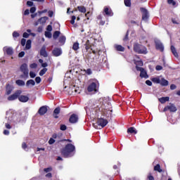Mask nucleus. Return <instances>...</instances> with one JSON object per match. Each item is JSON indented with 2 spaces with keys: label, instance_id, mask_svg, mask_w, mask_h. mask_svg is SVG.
<instances>
[{
  "label": "nucleus",
  "instance_id": "f257e3e1",
  "mask_svg": "<svg viewBox=\"0 0 180 180\" xmlns=\"http://www.w3.org/2000/svg\"><path fill=\"white\" fill-rule=\"evenodd\" d=\"M22 90H16L13 94L10 95L7 98V100L9 101H12L18 99L20 102H22V103H26V102L29 101V96L22 95Z\"/></svg>",
  "mask_w": 180,
  "mask_h": 180
},
{
  "label": "nucleus",
  "instance_id": "f03ea898",
  "mask_svg": "<svg viewBox=\"0 0 180 180\" xmlns=\"http://www.w3.org/2000/svg\"><path fill=\"white\" fill-rule=\"evenodd\" d=\"M74 151H75V146L72 143H68L65 148L61 149L60 153L63 157L68 158V157H71V153H74Z\"/></svg>",
  "mask_w": 180,
  "mask_h": 180
},
{
  "label": "nucleus",
  "instance_id": "7ed1b4c3",
  "mask_svg": "<svg viewBox=\"0 0 180 180\" xmlns=\"http://www.w3.org/2000/svg\"><path fill=\"white\" fill-rule=\"evenodd\" d=\"M133 49L134 51L137 53V54H147V53H148L147 51V47L139 43H135Z\"/></svg>",
  "mask_w": 180,
  "mask_h": 180
},
{
  "label": "nucleus",
  "instance_id": "20e7f679",
  "mask_svg": "<svg viewBox=\"0 0 180 180\" xmlns=\"http://www.w3.org/2000/svg\"><path fill=\"white\" fill-rule=\"evenodd\" d=\"M112 109L107 108L105 105H101V115L105 117V119H109V117H112Z\"/></svg>",
  "mask_w": 180,
  "mask_h": 180
},
{
  "label": "nucleus",
  "instance_id": "39448f33",
  "mask_svg": "<svg viewBox=\"0 0 180 180\" xmlns=\"http://www.w3.org/2000/svg\"><path fill=\"white\" fill-rule=\"evenodd\" d=\"M108 123H109V122L108 121V120L103 118V117H100V118H97V121L96 124H93L94 127H95V129H98V126H100L101 127H102V129H103V127H105L108 125Z\"/></svg>",
  "mask_w": 180,
  "mask_h": 180
},
{
  "label": "nucleus",
  "instance_id": "423d86ee",
  "mask_svg": "<svg viewBox=\"0 0 180 180\" xmlns=\"http://www.w3.org/2000/svg\"><path fill=\"white\" fill-rule=\"evenodd\" d=\"M20 70L24 75V76L21 75L22 78H29V69H27V64L23 63L21 65Z\"/></svg>",
  "mask_w": 180,
  "mask_h": 180
},
{
  "label": "nucleus",
  "instance_id": "0eeeda50",
  "mask_svg": "<svg viewBox=\"0 0 180 180\" xmlns=\"http://www.w3.org/2000/svg\"><path fill=\"white\" fill-rule=\"evenodd\" d=\"M99 83L98 82H91L87 87L88 92H97L98 91V84Z\"/></svg>",
  "mask_w": 180,
  "mask_h": 180
},
{
  "label": "nucleus",
  "instance_id": "6e6552de",
  "mask_svg": "<svg viewBox=\"0 0 180 180\" xmlns=\"http://www.w3.org/2000/svg\"><path fill=\"white\" fill-rule=\"evenodd\" d=\"M168 110H169V112H176L178 109L176 108V106H175L174 104L170 103L169 105L164 108L163 112H167Z\"/></svg>",
  "mask_w": 180,
  "mask_h": 180
},
{
  "label": "nucleus",
  "instance_id": "1a4fd4ad",
  "mask_svg": "<svg viewBox=\"0 0 180 180\" xmlns=\"http://www.w3.org/2000/svg\"><path fill=\"white\" fill-rule=\"evenodd\" d=\"M136 71H140V77L141 78H148V75H147V72L144 71V68L141 67H136Z\"/></svg>",
  "mask_w": 180,
  "mask_h": 180
},
{
  "label": "nucleus",
  "instance_id": "9d476101",
  "mask_svg": "<svg viewBox=\"0 0 180 180\" xmlns=\"http://www.w3.org/2000/svg\"><path fill=\"white\" fill-rule=\"evenodd\" d=\"M140 11L142 12V20H147L148 19V11L143 7L140 8Z\"/></svg>",
  "mask_w": 180,
  "mask_h": 180
},
{
  "label": "nucleus",
  "instance_id": "9b49d317",
  "mask_svg": "<svg viewBox=\"0 0 180 180\" xmlns=\"http://www.w3.org/2000/svg\"><path fill=\"white\" fill-rule=\"evenodd\" d=\"M48 110H49L47 109V106L43 105L39 109L38 113L39 115H40V116H44V115H46L47 113Z\"/></svg>",
  "mask_w": 180,
  "mask_h": 180
},
{
  "label": "nucleus",
  "instance_id": "f8f14e48",
  "mask_svg": "<svg viewBox=\"0 0 180 180\" xmlns=\"http://www.w3.org/2000/svg\"><path fill=\"white\" fill-rule=\"evenodd\" d=\"M52 54L54 56V57H60L61 54H63V51H61V49L60 48H55L52 51Z\"/></svg>",
  "mask_w": 180,
  "mask_h": 180
},
{
  "label": "nucleus",
  "instance_id": "ddd939ff",
  "mask_svg": "<svg viewBox=\"0 0 180 180\" xmlns=\"http://www.w3.org/2000/svg\"><path fill=\"white\" fill-rule=\"evenodd\" d=\"M13 89H14V87L13 85L10 84H7L6 85V95H11V94H12Z\"/></svg>",
  "mask_w": 180,
  "mask_h": 180
},
{
  "label": "nucleus",
  "instance_id": "4468645a",
  "mask_svg": "<svg viewBox=\"0 0 180 180\" xmlns=\"http://www.w3.org/2000/svg\"><path fill=\"white\" fill-rule=\"evenodd\" d=\"M155 44L156 50H160V51L161 52L164 51V45H162V43H161V41H155Z\"/></svg>",
  "mask_w": 180,
  "mask_h": 180
},
{
  "label": "nucleus",
  "instance_id": "2eb2a0df",
  "mask_svg": "<svg viewBox=\"0 0 180 180\" xmlns=\"http://www.w3.org/2000/svg\"><path fill=\"white\" fill-rule=\"evenodd\" d=\"M70 123L74 124L78 122V115L77 114H72L69 118Z\"/></svg>",
  "mask_w": 180,
  "mask_h": 180
},
{
  "label": "nucleus",
  "instance_id": "dca6fc26",
  "mask_svg": "<svg viewBox=\"0 0 180 180\" xmlns=\"http://www.w3.org/2000/svg\"><path fill=\"white\" fill-rule=\"evenodd\" d=\"M104 13L107 15V16H113V11H112V9L108 8V7H105L104 8Z\"/></svg>",
  "mask_w": 180,
  "mask_h": 180
},
{
  "label": "nucleus",
  "instance_id": "f3484780",
  "mask_svg": "<svg viewBox=\"0 0 180 180\" xmlns=\"http://www.w3.org/2000/svg\"><path fill=\"white\" fill-rule=\"evenodd\" d=\"M60 107H57L56 108H55L53 113V116L54 119H58V115H60Z\"/></svg>",
  "mask_w": 180,
  "mask_h": 180
},
{
  "label": "nucleus",
  "instance_id": "a211bd4d",
  "mask_svg": "<svg viewBox=\"0 0 180 180\" xmlns=\"http://www.w3.org/2000/svg\"><path fill=\"white\" fill-rule=\"evenodd\" d=\"M34 85H36V82L33 79H29L26 82V86L27 88H30V86H34Z\"/></svg>",
  "mask_w": 180,
  "mask_h": 180
},
{
  "label": "nucleus",
  "instance_id": "6ab92c4d",
  "mask_svg": "<svg viewBox=\"0 0 180 180\" xmlns=\"http://www.w3.org/2000/svg\"><path fill=\"white\" fill-rule=\"evenodd\" d=\"M47 20H49V17L44 16V17H41L39 19H38L37 22L41 23V25H44V23H46V22H47Z\"/></svg>",
  "mask_w": 180,
  "mask_h": 180
},
{
  "label": "nucleus",
  "instance_id": "aec40b11",
  "mask_svg": "<svg viewBox=\"0 0 180 180\" xmlns=\"http://www.w3.org/2000/svg\"><path fill=\"white\" fill-rule=\"evenodd\" d=\"M170 49L174 57H176V58H178V57H179V55H178V52H176V49H175V46H171Z\"/></svg>",
  "mask_w": 180,
  "mask_h": 180
},
{
  "label": "nucleus",
  "instance_id": "412c9836",
  "mask_svg": "<svg viewBox=\"0 0 180 180\" xmlns=\"http://www.w3.org/2000/svg\"><path fill=\"white\" fill-rule=\"evenodd\" d=\"M40 56L42 57H47V51H46V47H42L40 50Z\"/></svg>",
  "mask_w": 180,
  "mask_h": 180
},
{
  "label": "nucleus",
  "instance_id": "4be33fe9",
  "mask_svg": "<svg viewBox=\"0 0 180 180\" xmlns=\"http://www.w3.org/2000/svg\"><path fill=\"white\" fill-rule=\"evenodd\" d=\"M168 81L164 78H162L160 79V84L162 86H168Z\"/></svg>",
  "mask_w": 180,
  "mask_h": 180
},
{
  "label": "nucleus",
  "instance_id": "5701e85b",
  "mask_svg": "<svg viewBox=\"0 0 180 180\" xmlns=\"http://www.w3.org/2000/svg\"><path fill=\"white\" fill-rule=\"evenodd\" d=\"M127 133H130V134H137V131L134 127H131L127 129Z\"/></svg>",
  "mask_w": 180,
  "mask_h": 180
},
{
  "label": "nucleus",
  "instance_id": "b1692460",
  "mask_svg": "<svg viewBox=\"0 0 180 180\" xmlns=\"http://www.w3.org/2000/svg\"><path fill=\"white\" fill-rule=\"evenodd\" d=\"M169 101V97H161L160 98H159V102H160V103H165L166 102H168Z\"/></svg>",
  "mask_w": 180,
  "mask_h": 180
},
{
  "label": "nucleus",
  "instance_id": "393cba45",
  "mask_svg": "<svg viewBox=\"0 0 180 180\" xmlns=\"http://www.w3.org/2000/svg\"><path fill=\"white\" fill-rule=\"evenodd\" d=\"M77 9L79 12H81L82 13H85L86 12V8H85L84 6H77Z\"/></svg>",
  "mask_w": 180,
  "mask_h": 180
},
{
  "label": "nucleus",
  "instance_id": "a878e982",
  "mask_svg": "<svg viewBox=\"0 0 180 180\" xmlns=\"http://www.w3.org/2000/svg\"><path fill=\"white\" fill-rule=\"evenodd\" d=\"M15 84L18 86H25V81L22 80V79H18L15 81Z\"/></svg>",
  "mask_w": 180,
  "mask_h": 180
},
{
  "label": "nucleus",
  "instance_id": "bb28decb",
  "mask_svg": "<svg viewBox=\"0 0 180 180\" xmlns=\"http://www.w3.org/2000/svg\"><path fill=\"white\" fill-rule=\"evenodd\" d=\"M6 53L8 56H12L13 54V49L11 47L6 48Z\"/></svg>",
  "mask_w": 180,
  "mask_h": 180
},
{
  "label": "nucleus",
  "instance_id": "cd10ccee",
  "mask_svg": "<svg viewBox=\"0 0 180 180\" xmlns=\"http://www.w3.org/2000/svg\"><path fill=\"white\" fill-rule=\"evenodd\" d=\"M85 46V49L86 50V51H88V50H89V49H92V46L91 45V42L89 41V40H87L86 41V44H84Z\"/></svg>",
  "mask_w": 180,
  "mask_h": 180
},
{
  "label": "nucleus",
  "instance_id": "c85d7f7f",
  "mask_svg": "<svg viewBox=\"0 0 180 180\" xmlns=\"http://www.w3.org/2000/svg\"><path fill=\"white\" fill-rule=\"evenodd\" d=\"M154 171H157L160 173L162 172V169H161V166L160 165V164H158L154 167Z\"/></svg>",
  "mask_w": 180,
  "mask_h": 180
},
{
  "label": "nucleus",
  "instance_id": "c756f323",
  "mask_svg": "<svg viewBox=\"0 0 180 180\" xmlns=\"http://www.w3.org/2000/svg\"><path fill=\"white\" fill-rule=\"evenodd\" d=\"M79 43L75 42L72 46V50H74V51H77V50H79Z\"/></svg>",
  "mask_w": 180,
  "mask_h": 180
},
{
  "label": "nucleus",
  "instance_id": "7c9ffc66",
  "mask_svg": "<svg viewBox=\"0 0 180 180\" xmlns=\"http://www.w3.org/2000/svg\"><path fill=\"white\" fill-rule=\"evenodd\" d=\"M136 65V69L137 70V67H143V60H136L134 63Z\"/></svg>",
  "mask_w": 180,
  "mask_h": 180
},
{
  "label": "nucleus",
  "instance_id": "2f4dec72",
  "mask_svg": "<svg viewBox=\"0 0 180 180\" xmlns=\"http://www.w3.org/2000/svg\"><path fill=\"white\" fill-rule=\"evenodd\" d=\"M124 4L127 8H131V0H124Z\"/></svg>",
  "mask_w": 180,
  "mask_h": 180
},
{
  "label": "nucleus",
  "instance_id": "473e14b6",
  "mask_svg": "<svg viewBox=\"0 0 180 180\" xmlns=\"http://www.w3.org/2000/svg\"><path fill=\"white\" fill-rule=\"evenodd\" d=\"M115 49L117 51H124V47L122 46V45H116Z\"/></svg>",
  "mask_w": 180,
  "mask_h": 180
},
{
  "label": "nucleus",
  "instance_id": "72a5a7b5",
  "mask_svg": "<svg viewBox=\"0 0 180 180\" xmlns=\"http://www.w3.org/2000/svg\"><path fill=\"white\" fill-rule=\"evenodd\" d=\"M60 31H55V32H53V39H54L55 40L57 39H58V37L60 36Z\"/></svg>",
  "mask_w": 180,
  "mask_h": 180
},
{
  "label": "nucleus",
  "instance_id": "f704fd0d",
  "mask_svg": "<svg viewBox=\"0 0 180 180\" xmlns=\"http://www.w3.org/2000/svg\"><path fill=\"white\" fill-rule=\"evenodd\" d=\"M25 47L27 50H30V49L32 47V41L30 39L27 41Z\"/></svg>",
  "mask_w": 180,
  "mask_h": 180
},
{
  "label": "nucleus",
  "instance_id": "c9c22d12",
  "mask_svg": "<svg viewBox=\"0 0 180 180\" xmlns=\"http://www.w3.org/2000/svg\"><path fill=\"white\" fill-rule=\"evenodd\" d=\"M151 81L155 84H160L161 82V79H160L158 77H153L152 78Z\"/></svg>",
  "mask_w": 180,
  "mask_h": 180
},
{
  "label": "nucleus",
  "instance_id": "e433bc0d",
  "mask_svg": "<svg viewBox=\"0 0 180 180\" xmlns=\"http://www.w3.org/2000/svg\"><path fill=\"white\" fill-rule=\"evenodd\" d=\"M65 40H67V39L65 38V36H61L59 38V43H62V44H64V43H65Z\"/></svg>",
  "mask_w": 180,
  "mask_h": 180
},
{
  "label": "nucleus",
  "instance_id": "4c0bfd02",
  "mask_svg": "<svg viewBox=\"0 0 180 180\" xmlns=\"http://www.w3.org/2000/svg\"><path fill=\"white\" fill-rule=\"evenodd\" d=\"M46 72H47V68H44L42 70H41L39 72L40 77H43V75H44V74H46Z\"/></svg>",
  "mask_w": 180,
  "mask_h": 180
},
{
  "label": "nucleus",
  "instance_id": "58836bf2",
  "mask_svg": "<svg viewBox=\"0 0 180 180\" xmlns=\"http://www.w3.org/2000/svg\"><path fill=\"white\" fill-rule=\"evenodd\" d=\"M167 4L169 5H172V6H175V5H176V2L174 0H167Z\"/></svg>",
  "mask_w": 180,
  "mask_h": 180
},
{
  "label": "nucleus",
  "instance_id": "ea45409f",
  "mask_svg": "<svg viewBox=\"0 0 180 180\" xmlns=\"http://www.w3.org/2000/svg\"><path fill=\"white\" fill-rule=\"evenodd\" d=\"M45 37H48L49 39H51V32L49 31L45 32Z\"/></svg>",
  "mask_w": 180,
  "mask_h": 180
},
{
  "label": "nucleus",
  "instance_id": "a19ab883",
  "mask_svg": "<svg viewBox=\"0 0 180 180\" xmlns=\"http://www.w3.org/2000/svg\"><path fill=\"white\" fill-rule=\"evenodd\" d=\"M60 129L62 131H65L67 130V126L65 124H60Z\"/></svg>",
  "mask_w": 180,
  "mask_h": 180
},
{
  "label": "nucleus",
  "instance_id": "79ce46f5",
  "mask_svg": "<svg viewBox=\"0 0 180 180\" xmlns=\"http://www.w3.org/2000/svg\"><path fill=\"white\" fill-rule=\"evenodd\" d=\"M19 36H20V34H19V32L14 31L13 32V37L16 38V37H19Z\"/></svg>",
  "mask_w": 180,
  "mask_h": 180
},
{
  "label": "nucleus",
  "instance_id": "37998d69",
  "mask_svg": "<svg viewBox=\"0 0 180 180\" xmlns=\"http://www.w3.org/2000/svg\"><path fill=\"white\" fill-rule=\"evenodd\" d=\"M84 72H86V74H87V75H91L92 74V70H91V68L84 70Z\"/></svg>",
  "mask_w": 180,
  "mask_h": 180
},
{
  "label": "nucleus",
  "instance_id": "c03bdc74",
  "mask_svg": "<svg viewBox=\"0 0 180 180\" xmlns=\"http://www.w3.org/2000/svg\"><path fill=\"white\" fill-rule=\"evenodd\" d=\"M75 19H77V17L75 15H72L70 20L71 25H74V23H75Z\"/></svg>",
  "mask_w": 180,
  "mask_h": 180
},
{
  "label": "nucleus",
  "instance_id": "a18cd8bd",
  "mask_svg": "<svg viewBox=\"0 0 180 180\" xmlns=\"http://www.w3.org/2000/svg\"><path fill=\"white\" fill-rule=\"evenodd\" d=\"M35 82L37 84H40L41 82V78L40 77H37L35 78Z\"/></svg>",
  "mask_w": 180,
  "mask_h": 180
},
{
  "label": "nucleus",
  "instance_id": "49530a36",
  "mask_svg": "<svg viewBox=\"0 0 180 180\" xmlns=\"http://www.w3.org/2000/svg\"><path fill=\"white\" fill-rule=\"evenodd\" d=\"M123 40L124 41H127V40H129V31L127 32Z\"/></svg>",
  "mask_w": 180,
  "mask_h": 180
},
{
  "label": "nucleus",
  "instance_id": "de8ad7c7",
  "mask_svg": "<svg viewBox=\"0 0 180 180\" xmlns=\"http://www.w3.org/2000/svg\"><path fill=\"white\" fill-rule=\"evenodd\" d=\"M55 143H56V140L53 138H50L49 141V144L51 145V144H54Z\"/></svg>",
  "mask_w": 180,
  "mask_h": 180
},
{
  "label": "nucleus",
  "instance_id": "09e8293b",
  "mask_svg": "<svg viewBox=\"0 0 180 180\" xmlns=\"http://www.w3.org/2000/svg\"><path fill=\"white\" fill-rule=\"evenodd\" d=\"M47 32H51L53 30V26L51 25H49L46 27Z\"/></svg>",
  "mask_w": 180,
  "mask_h": 180
},
{
  "label": "nucleus",
  "instance_id": "8fccbe9b",
  "mask_svg": "<svg viewBox=\"0 0 180 180\" xmlns=\"http://www.w3.org/2000/svg\"><path fill=\"white\" fill-rule=\"evenodd\" d=\"M48 15H49V18H53V15H54V12L53 11H49Z\"/></svg>",
  "mask_w": 180,
  "mask_h": 180
},
{
  "label": "nucleus",
  "instance_id": "3c124183",
  "mask_svg": "<svg viewBox=\"0 0 180 180\" xmlns=\"http://www.w3.org/2000/svg\"><path fill=\"white\" fill-rule=\"evenodd\" d=\"M30 68H37V63H34L30 65Z\"/></svg>",
  "mask_w": 180,
  "mask_h": 180
},
{
  "label": "nucleus",
  "instance_id": "603ef678",
  "mask_svg": "<svg viewBox=\"0 0 180 180\" xmlns=\"http://www.w3.org/2000/svg\"><path fill=\"white\" fill-rule=\"evenodd\" d=\"M26 45V39L25 38H22L21 39V46H24Z\"/></svg>",
  "mask_w": 180,
  "mask_h": 180
},
{
  "label": "nucleus",
  "instance_id": "864d4df0",
  "mask_svg": "<svg viewBox=\"0 0 180 180\" xmlns=\"http://www.w3.org/2000/svg\"><path fill=\"white\" fill-rule=\"evenodd\" d=\"M30 78H34L36 77V73H34V72H30Z\"/></svg>",
  "mask_w": 180,
  "mask_h": 180
},
{
  "label": "nucleus",
  "instance_id": "5fc2aeb1",
  "mask_svg": "<svg viewBox=\"0 0 180 180\" xmlns=\"http://www.w3.org/2000/svg\"><path fill=\"white\" fill-rule=\"evenodd\" d=\"M30 13H34L36 12V7H32L30 10Z\"/></svg>",
  "mask_w": 180,
  "mask_h": 180
},
{
  "label": "nucleus",
  "instance_id": "6e6d98bb",
  "mask_svg": "<svg viewBox=\"0 0 180 180\" xmlns=\"http://www.w3.org/2000/svg\"><path fill=\"white\" fill-rule=\"evenodd\" d=\"M155 70L157 71H161V70H162V66L158 65L156 66Z\"/></svg>",
  "mask_w": 180,
  "mask_h": 180
},
{
  "label": "nucleus",
  "instance_id": "4d7b16f0",
  "mask_svg": "<svg viewBox=\"0 0 180 180\" xmlns=\"http://www.w3.org/2000/svg\"><path fill=\"white\" fill-rule=\"evenodd\" d=\"M146 85H148V86H151L153 85V82H151L150 80H146Z\"/></svg>",
  "mask_w": 180,
  "mask_h": 180
},
{
  "label": "nucleus",
  "instance_id": "13d9d810",
  "mask_svg": "<svg viewBox=\"0 0 180 180\" xmlns=\"http://www.w3.org/2000/svg\"><path fill=\"white\" fill-rule=\"evenodd\" d=\"M22 148H23V150H26L27 148V145L26 143L24 142L22 143Z\"/></svg>",
  "mask_w": 180,
  "mask_h": 180
},
{
  "label": "nucleus",
  "instance_id": "bf43d9fd",
  "mask_svg": "<svg viewBox=\"0 0 180 180\" xmlns=\"http://www.w3.org/2000/svg\"><path fill=\"white\" fill-rule=\"evenodd\" d=\"M25 56V51H21L18 53V57L22 58Z\"/></svg>",
  "mask_w": 180,
  "mask_h": 180
},
{
  "label": "nucleus",
  "instance_id": "052dcab7",
  "mask_svg": "<svg viewBox=\"0 0 180 180\" xmlns=\"http://www.w3.org/2000/svg\"><path fill=\"white\" fill-rule=\"evenodd\" d=\"M37 32H38V33H41V32H43V27L39 26L37 29Z\"/></svg>",
  "mask_w": 180,
  "mask_h": 180
},
{
  "label": "nucleus",
  "instance_id": "680f3d73",
  "mask_svg": "<svg viewBox=\"0 0 180 180\" xmlns=\"http://www.w3.org/2000/svg\"><path fill=\"white\" fill-rule=\"evenodd\" d=\"M27 6H33V1H27Z\"/></svg>",
  "mask_w": 180,
  "mask_h": 180
},
{
  "label": "nucleus",
  "instance_id": "e2e57ef3",
  "mask_svg": "<svg viewBox=\"0 0 180 180\" xmlns=\"http://www.w3.org/2000/svg\"><path fill=\"white\" fill-rule=\"evenodd\" d=\"M22 37H24L25 39H27V37H29V34L27 32H24L22 34Z\"/></svg>",
  "mask_w": 180,
  "mask_h": 180
},
{
  "label": "nucleus",
  "instance_id": "0e129e2a",
  "mask_svg": "<svg viewBox=\"0 0 180 180\" xmlns=\"http://www.w3.org/2000/svg\"><path fill=\"white\" fill-rule=\"evenodd\" d=\"M170 89H172V91H174V89H176V85L171 84L170 85Z\"/></svg>",
  "mask_w": 180,
  "mask_h": 180
},
{
  "label": "nucleus",
  "instance_id": "69168bd1",
  "mask_svg": "<svg viewBox=\"0 0 180 180\" xmlns=\"http://www.w3.org/2000/svg\"><path fill=\"white\" fill-rule=\"evenodd\" d=\"M51 167H48V168H45L44 169V172H50V171H51Z\"/></svg>",
  "mask_w": 180,
  "mask_h": 180
},
{
  "label": "nucleus",
  "instance_id": "338daca9",
  "mask_svg": "<svg viewBox=\"0 0 180 180\" xmlns=\"http://www.w3.org/2000/svg\"><path fill=\"white\" fill-rule=\"evenodd\" d=\"M5 126H6V129H12V126H11V124L8 123H6Z\"/></svg>",
  "mask_w": 180,
  "mask_h": 180
},
{
  "label": "nucleus",
  "instance_id": "774afa93",
  "mask_svg": "<svg viewBox=\"0 0 180 180\" xmlns=\"http://www.w3.org/2000/svg\"><path fill=\"white\" fill-rule=\"evenodd\" d=\"M148 179H149V180H154V176H153V175H151V174H150L148 176Z\"/></svg>",
  "mask_w": 180,
  "mask_h": 180
}]
</instances>
